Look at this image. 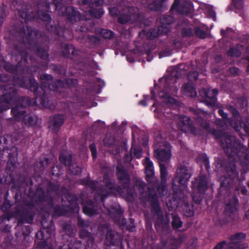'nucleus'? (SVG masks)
Returning a JSON list of instances; mask_svg holds the SVG:
<instances>
[{
	"label": "nucleus",
	"mask_w": 249,
	"mask_h": 249,
	"mask_svg": "<svg viewBox=\"0 0 249 249\" xmlns=\"http://www.w3.org/2000/svg\"><path fill=\"white\" fill-rule=\"evenodd\" d=\"M64 2V0H52L51 3L47 0H35L30 4L23 2L18 9V15L25 22L36 19L45 21V28L48 31L65 40H71L73 38L72 31L60 26L59 23L52 24L51 16L47 13L51 12L50 7L53 6L55 10L63 11L62 15L71 23L82 19L80 13L74 7L63 6Z\"/></svg>",
	"instance_id": "nucleus-1"
},
{
	"label": "nucleus",
	"mask_w": 249,
	"mask_h": 249,
	"mask_svg": "<svg viewBox=\"0 0 249 249\" xmlns=\"http://www.w3.org/2000/svg\"><path fill=\"white\" fill-rule=\"evenodd\" d=\"M190 110L193 113V119L201 127L206 130H209V132L220 142L221 146L228 157L235 162H240L244 169L249 170V155L247 152V147L242 145L239 139L228 135L222 130L215 128L210 129L209 123L199 110L194 108H191Z\"/></svg>",
	"instance_id": "nucleus-2"
},
{
	"label": "nucleus",
	"mask_w": 249,
	"mask_h": 249,
	"mask_svg": "<svg viewBox=\"0 0 249 249\" xmlns=\"http://www.w3.org/2000/svg\"><path fill=\"white\" fill-rule=\"evenodd\" d=\"M11 78L19 87L28 89L33 92L36 99L43 107L51 108L47 93L51 89V85L49 83L52 82L53 78L51 74L46 73L40 75L39 78L42 82L40 87L36 79L31 75L22 77L15 75Z\"/></svg>",
	"instance_id": "nucleus-3"
},
{
	"label": "nucleus",
	"mask_w": 249,
	"mask_h": 249,
	"mask_svg": "<svg viewBox=\"0 0 249 249\" xmlns=\"http://www.w3.org/2000/svg\"><path fill=\"white\" fill-rule=\"evenodd\" d=\"M15 30L18 41L24 45L29 51L35 53L41 59L46 61L43 62L41 66L47 69L48 67L49 54L47 51L41 46L40 32L33 29L31 27H25L22 23L18 26H15Z\"/></svg>",
	"instance_id": "nucleus-4"
},
{
	"label": "nucleus",
	"mask_w": 249,
	"mask_h": 249,
	"mask_svg": "<svg viewBox=\"0 0 249 249\" xmlns=\"http://www.w3.org/2000/svg\"><path fill=\"white\" fill-rule=\"evenodd\" d=\"M191 176L192 171L188 166L184 163L178 164L172 184L174 194L169 201L173 209L179 207L183 198V192L187 188Z\"/></svg>",
	"instance_id": "nucleus-5"
},
{
	"label": "nucleus",
	"mask_w": 249,
	"mask_h": 249,
	"mask_svg": "<svg viewBox=\"0 0 249 249\" xmlns=\"http://www.w3.org/2000/svg\"><path fill=\"white\" fill-rule=\"evenodd\" d=\"M11 76L7 74H0V82L6 83L3 87V94L1 96V100L3 102L10 105L18 106L19 108H25L30 106L32 104L30 98L27 96L18 97V90L16 84L13 81Z\"/></svg>",
	"instance_id": "nucleus-6"
},
{
	"label": "nucleus",
	"mask_w": 249,
	"mask_h": 249,
	"mask_svg": "<svg viewBox=\"0 0 249 249\" xmlns=\"http://www.w3.org/2000/svg\"><path fill=\"white\" fill-rule=\"evenodd\" d=\"M147 189L146 198L150 204L151 212L155 218V229L157 231L161 229L163 232H167L170 228L169 214L166 213L164 216L157 192L153 188L148 187Z\"/></svg>",
	"instance_id": "nucleus-7"
},
{
	"label": "nucleus",
	"mask_w": 249,
	"mask_h": 249,
	"mask_svg": "<svg viewBox=\"0 0 249 249\" xmlns=\"http://www.w3.org/2000/svg\"><path fill=\"white\" fill-rule=\"evenodd\" d=\"M35 204L33 202H26L24 205H18L15 207L12 211L3 215L2 221L6 220L9 221L12 218L17 220L18 229H19L24 223L32 224L35 217L33 212Z\"/></svg>",
	"instance_id": "nucleus-8"
},
{
	"label": "nucleus",
	"mask_w": 249,
	"mask_h": 249,
	"mask_svg": "<svg viewBox=\"0 0 249 249\" xmlns=\"http://www.w3.org/2000/svg\"><path fill=\"white\" fill-rule=\"evenodd\" d=\"M226 174L220 178L218 195L224 197L229 196L231 189L239 179L238 172L235 164H231L225 167Z\"/></svg>",
	"instance_id": "nucleus-9"
},
{
	"label": "nucleus",
	"mask_w": 249,
	"mask_h": 249,
	"mask_svg": "<svg viewBox=\"0 0 249 249\" xmlns=\"http://www.w3.org/2000/svg\"><path fill=\"white\" fill-rule=\"evenodd\" d=\"M98 231L101 233V235L106 233L105 244L107 247L106 249H124L122 236L112 231L108 224L99 225Z\"/></svg>",
	"instance_id": "nucleus-10"
},
{
	"label": "nucleus",
	"mask_w": 249,
	"mask_h": 249,
	"mask_svg": "<svg viewBox=\"0 0 249 249\" xmlns=\"http://www.w3.org/2000/svg\"><path fill=\"white\" fill-rule=\"evenodd\" d=\"M109 195L107 190L102 188H99L97 194L94 197V201L91 199H87L82 204V211L86 215L91 217L98 213L97 204L99 203L104 205L105 201Z\"/></svg>",
	"instance_id": "nucleus-11"
},
{
	"label": "nucleus",
	"mask_w": 249,
	"mask_h": 249,
	"mask_svg": "<svg viewBox=\"0 0 249 249\" xmlns=\"http://www.w3.org/2000/svg\"><path fill=\"white\" fill-rule=\"evenodd\" d=\"M42 228L36 234V238L40 241L37 243V247L40 249H53L49 247L47 240L49 239L53 230L52 222L49 221L46 217H43L41 221Z\"/></svg>",
	"instance_id": "nucleus-12"
},
{
	"label": "nucleus",
	"mask_w": 249,
	"mask_h": 249,
	"mask_svg": "<svg viewBox=\"0 0 249 249\" xmlns=\"http://www.w3.org/2000/svg\"><path fill=\"white\" fill-rule=\"evenodd\" d=\"M32 200L29 202H33L35 204V208L33 212L35 213L36 206L43 202H46V206H41V211H47L49 209L53 208L54 201V197L49 194H46L40 185H38L34 193Z\"/></svg>",
	"instance_id": "nucleus-13"
},
{
	"label": "nucleus",
	"mask_w": 249,
	"mask_h": 249,
	"mask_svg": "<svg viewBox=\"0 0 249 249\" xmlns=\"http://www.w3.org/2000/svg\"><path fill=\"white\" fill-rule=\"evenodd\" d=\"M62 230L71 239V241L68 245H64L59 249H90L89 245L73 238L76 234V230L71 224H63Z\"/></svg>",
	"instance_id": "nucleus-14"
},
{
	"label": "nucleus",
	"mask_w": 249,
	"mask_h": 249,
	"mask_svg": "<svg viewBox=\"0 0 249 249\" xmlns=\"http://www.w3.org/2000/svg\"><path fill=\"white\" fill-rule=\"evenodd\" d=\"M116 170L117 179L121 184L119 186L121 187L122 195H125L127 196H133V191L130 187V176L128 172L121 164H118Z\"/></svg>",
	"instance_id": "nucleus-15"
},
{
	"label": "nucleus",
	"mask_w": 249,
	"mask_h": 249,
	"mask_svg": "<svg viewBox=\"0 0 249 249\" xmlns=\"http://www.w3.org/2000/svg\"><path fill=\"white\" fill-rule=\"evenodd\" d=\"M103 1L101 0H82L83 6H88V9L84 11L85 13L95 18H100L104 14L102 6Z\"/></svg>",
	"instance_id": "nucleus-16"
},
{
	"label": "nucleus",
	"mask_w": 249,
	"mask_h": 249,
	"mask_svg": "<svg viewBox=\"0 0 249 249\" xmlns=\"http://www.w3.org/2000/svg\"><path fill=\"white\" fill-rule=\"evenodd\" d=\"M140 16L137 8L127 6L123 9L122 13L118 17V21L121 24L134 23L140 20Z\"/></svg>",
	"instance_id": "nucleus-17"
},
{
	"label": "nucleus",
	"mask_w": 249,
	"mask_h": 249,
	"mask_svg": "<svg viewBox=\"0 0 249 249\" xmlns=\"http://www.w3.org/2000/svg\"><path fill=\"white\" fill-rule=\"evenodd\" d=\"M226 108L232 114V118H228V114L224 111L222 109H219L218 111V114L223 120H226L228 123L230 124L235 130L239 128L237 124V120L241 119V115L238 109L233 106L227 105Z\"/></svg>",
	"instance_id": "nucleus-18"
},
{
	"label": "nucleus",
	"mask_w": 249,
	"mask_h": 249,
	"mask_svg": "<svg viewBox=\"0 0 249 249\" xmlns=\"http://www.w3.org/2000/svg\"><path fill=\"white\" fill-rule=\"evenodd\" d=\"M11 226L1 221L0 223V246L2 249H14L11 243L13 238L10 232Z\"/></svg>",
	"instance_id": "nucleus-19"
},
{
	"label": "nucleus",
	"mask_w": 249,
	"mask_h": 249,
	"mask_svg": "<svg viewBox=\"0 0 249 249\" xmlns=\"http://www.w3.org/2000/svg\"><path fill=\"white\" fill-rule=\"evenodd\" d=\"M72 159L71 154L67 155L64 153H61L59 156L60 162L65 166H67L69 171L73 175H78L81 174V168L76 163H72Z\"/></svg>",
	"instance_id": "nucleus-20"
},
{
	"label": "nucleus",
	"mask_w": 249,
	"mask_h": 249,
	"mask_svg": "<svg viewBox=\"0 0 249 249\" xmlns=\"http://www.w3.org/2000/svg\"><path fill=\"white\" fill-rule=\"evenodd\" d=\"M208 178L207 175H201L192 181V188L197 191L199 194L203 195L208 189Z\"/></svg>",
	"instance_id": "nucleus-21"
},
{
	"label": "nucleus",
	"mask_w": 249,
	"mask_h": 249,
	"mask_svg": "<svg viewBox=\"0 0 249 249\" xmlns=\"http://www.w3.org/2000/svg\"><path fill=\"white\" fill-rule=\"evenodd\" d=\"M179 128L184 132H190L194 136H196L198 131L192 124L191 118L186 115H181L179 118Z\"/></svg>",
	"instance_id": "nucleus-22"
},
{
	"label": "nucleus",
	"mask_w": 249,
	"mask_h": 249,
	"mask_svg": "<svg viewBox=\"0 0 249 249\" xmlns=\"http://www.w3.org/2000/svg\"><path fill=\"white\" fill-rule=\"evenodd\" d=\"M66 116L64 114H55L50 117L48 128L53 133L57 134L63 125Z\"/></svg>",
	"instance_id": "nucleus-23"
},
{
	"label": "nucleus",
	"mask_w": 249,
	"mask_h": 249,
	"mask_svg": "<svg viewBox=\"0 0 249 249\" xmlns=\"http://www.w3.org/2000/svg\"><path fill=\"white\" fill-rule=\"evenodd\" d=\"M164 145V147L158 148L154 151V156L155 158L161 162H167L169 161L172 156L170 144L166 142Z\"/></svg>",
	"instance_id": "nucleus-24"
},
{
	"label": "nucleus",
	"mask_w": 249,
	"mask_h": 249,
	"mask_svg": "<svg viewBox=\"0 0 249 249\" xmlns=\"http://www.w3.org/2000/svg\"><path fill=\"white\" fill-rule=\"evenodd\" d=\"M20 231L16 232L15 236L17 237L22 235L23 239L22 241V245L25 247H29L32 243L33 238L29 236L31 232V227L30 225H22L19 228Z\"/></svg>",
	"instance_id": "nucleus-25"
},
{
	"label": "nucleus",
	"mask_w": 249,
	"mask_h": 249,
	"mask_svg": "<svg viewBox=\"0 0 249 249\" xmlns=\"http://www.w3.org/2000/svg\"><path fill=\"white\" fill-rule=\"evenodd\" d=\"M218 94V91L214 89L212 90H204L203 91L200 92V95L205 98L203 102L209 107H213L217 101V95Z\"/></svg>",
	"instance_id": "nucleus-26"
},
{
	"label": "nucleus",
	"mask_w": 249,
	"mask_h": 249,
	"mask_svg": "<svg viewBox=\"0 0 249 249\" xmlns=\"http://www.w3.org/2000/svg\"><path fill=\"white\" fill-rule=\"evenodd\" d=\"M192 6L189 2L183 1L180 4V0H174L170 11L176 10L182 15H188L191 13Z\"/></svg>",
	"instance_id": "nucleus-27"
},
{
	"label": "nucleus",
	"mask_w": 249,
	"mask_h": 249,
	"mask_svg": "<svg viewBox=\"0 0 249 249\" xmlns=\"http://www.w3.org/2000/svg\"><path fill=\"white\" fill-rule=\"evenodd\" d=\"M79 238L88 245L90 246V248L95 249L98 247L95 242V237L93 234L86 229H80L78 231Z\"/></svg>",
	"instance_id": "nucleus-28"
},
{
	"label": "nucleus",
	"mask_w": 249,
	"mask_h": 249,
	"mask_svg": "<svg viewBox=\"0 0 249 249\" xmlns=\"http://www.w3.org/2000/svg\"><path fill=\"white\" fill-rule=\"evenodd\" d=\"M103 182L105 186L112 193H117L120 195H122L121 187L115 184L114 181L106 173L103 177Z\"/></svg>",
	"instance_id": "nucleus-29"
},
{
	"label": "nucleus",
	"mask_w": 249,
	"mask_h": 249,
	"mask_svg": "<svg viewBox=\"0 0 249 249\" xmlns=\"http://www.w3.org/2000/svg\"><path fill=\"white\" fill-rule=\"evenodd\" d=\"M246 237V234L243 232H237L230 236L231 242L232 249H244L242 245L240 243Z\"/></svg>",
	"instance_id": "nucleus-30"
},
{
	"label": "nucleus",
	"mask_w": 249,
	"mask_h": 249,
	"mask_svg": "<svg viewBox=\"0 0 249 249\" xmlns=\"http://www.w3.org/2000/svg\"><path fill=\"white\" fill-rule=\"evenodd\" d=\"M3 68L6 71L14 74V75H9V76H14L15 75H18L20 77L27 76L26 75H23L24 72L25 68H22L21 70H18V65H13L6 61H4ZM8 75H9V74Z\"/></svg>",
	"instance_id": "nucleus-31"
},
{
	"label": "nucleus",
	"mask_w": 249,
	"mask_h": 249,
	"mask_svg": "<svg viewBox=\"0 0 249 249\" xmlns=\"http://www.w3.org/2000/svg\"><path fill=\"white\" fill-rule=\"evenodd\" d=\"M174 22V18L169 15H162L160 18V25L162 26L163 33L167 34L171 30V25Z\"/></svg>",
	"instance_id": "nucleus-32"
},
{
	"label": "nucleus",
	"mask_w": 249,
	"mask_h": 249,
	"mask_svg": "<svg viewBox=\"0 0 249 249\" xmlns=\"http://www.w3.org/2000/svg\"><path fill=\"white\" fill-rule=\"evenodd\" d=\"M78 54L77 51L71 45L65 44L61 51V55L63 57L74 60Z\"/></svg>",
	"instance_id": "nucleus-33"
},
{
	"label": "nucleus",
	"mask_w": 249,
	"mask_h": 249,
	"mask_svg": "<svg viewBox=\"0 0 249 249\" xmlns=\"http://www.w3.org/2000/svg\"><path fill=\"white\" fill-rule=\"evenodd\" d=\"M52 210H53V214L55 216H60L63 215L65 213L64 209L61 207L59 205H57L54 206L53 205V208H51L49 209L47 212L46 211H42L43 213H44L41 216V219L43 217H46V219H47L49 221H51L52 222V225H53V221L52 220L49 219V213L51 212ZM42 220H41V221Z\"/></svg>",
	"instance_id": "nucleus-34"
},
{
	"label": "nucleus",
	"mask_w": 249,
	"mask_h": 249,
	"mask_svg": "<svg viewBox=\"0 0 249 249\" xmlns=\"http://www.w3.org/2000/svg\"><path fill=\"white\" fill-rule=\"evenodd\" d=\"M67 199L69 203L67 208L68 211L71 212L77 213L79 210V206L77 203V197L74 195L69 194L67 196Z\"/></svg>",
	"instance_id": "nucleus-35"
},
{
	"label": "nucleus",
	"mask_w": 249,
	"mask_h": 249,
	"mask_svg": "<svg viewBox=\"0 0 249 249\" xmlns=\"http://www.w3.org/2000/svg\"><path fill=\"white\" fill-rule=\"evenodd\" d=\"M238 204V199L236 196H233L230 199L226 205L224 212L226 214L230 215L236 211Z\"/></svg>",
	"instance_id": "nucleus-36"
},
{
	"label": "nucleus",
	"mask_w": 249,
	"mask_h": 249,
	"mask_svg": "<svg viewBox=\"0 0 249 249\" xmlns=\"http://www.w3.org/2000/svg\"><path fill=\"white\" fill-rule=\"evenodd\" d=\"M112 209V211L110 212V216L114 223L118 225L121 221V219L124 213V210L120 206L117 207H113Z\"/></svg>",
	"instance_id": "nucleus-37"
},
{
	"label": "nucleus",
	"mask_w": 249,
	"mask_h": 249,
	"mask_svg": "<svg viewBox=\"0 0 249 249\" xmlns=\"http://www.w3.org/2000/svg\"><path fill=\"white\" fill-rule=\"evenodd\" d=\"M177 93V89L176 87H169L168 86L165 85L163 89L160 91L158 93V96L160 99H165L168 97L169 95L175 96Z\"/></svg>",
	"instance_id": "nucleus-38"
},
{
	"label": "nucleus",
	"mask_w": 249,
	"mask_h": 249,
	"mask_svg": "<svg viewBox=\"0 0 249 249\" xmlns=\"http://www.w3.org/2000/svg\"><path fill=\"white\" fill-rule=\"evenodd\" d=\"M118 225L123 229L132 231L135 228V220L132 218H129L128 219L123 218L120 223L118 224Z\"/></svg>",
	"instance_id": "nucleus-39"
},
{
	"label": "nucleus",
	"mask_w": 249,
	"mask_h": 249,
	"mask_svg": "<svg viewBox=\"0 0 249 249\" xmlns=\"http://www.w3.org/2000/svg\"><path fill=\"white\" fill-rule=\"evenodd\" d=\"M37 120L38 118L36 116L30 114H26L22 123L25 126L34 127L36 125Z\"/></svg>",
	"instance_id": "nucleus-40"
},
{
	"label": "nucleus",
	"mask_w": 249,
	"mask_h": 249,
	"mask_svg": "<svg viewBox=\"0 0 249 249\" xmlns=\"http://www.w3.org/2000/svg\"><path fill=\"white\" fill-rule=\"evenodd\" d=\"M19 108H18V106H14L11 110V113L13 116V117L17 122H19L22 119H24V117L25 116L27 112L26 110H19Z\"/></svg>",
	"instance_id": "nucleus-41"
},
{
	"label": "nucleus",
	"mask_w": 249,
	"mask_h": 249,
	"mask_svg": "<svg viewBox=\"0 0 249 249\" xmlns=\"http://www.w3.org/2000/svg\"><path fill=\"white\" fill-rule=\"evenodd\" d=\"M167 0H154L147 4V8L155 12L162 11L163 3Z\"/></svg>",
	"instance_id": "nucleus-42"
},
{
	"label": "nucleus",
	"mask_w": 249,
	"mask_h": 249,
	"mask_svg": "<svg viewBox=\"0 0 249 249\" xmlns=\"http://www.w3.org/2000/svg\"><path fill=\"white\" fill-rule=\"evenodd\" d=\"M162 30V26H159L157 28H151L147 33V37L150 40H153L158 37L160 35H166V33H163Z\"/></svg>",
	"instance_id": "nucleus-43"
},
{
	"label": "nucleus",
	"mask_w": 249,
	"mask_h": 249,
	"mask_svg": "<svg viewBox=\"0 0 249 249\" xmlns=\"http://www.w3.org/2000/svg\"><path fill=\"white\" fill-rule=\"evenodd\" d=\"M182 92L183 94L189 97H195L196 95V89L195 87L190 83H185L182 86Z\"/></svg>",
	"instance_id": "nucleus-44"
},
{
	"label": "nucleus",
	"mask_w": 249,
	"mask_h": 249,
	"mask_svg": "<svg viewBox=\"0 0 249 249\" xmlns=\"http://www.w3.org/2000/svg\"><path fill=\"white\" fill-rule=\"evenodd\" d=\"M81 185L89 187L92 191H95L97 188V181L90 180L89 178L81 179L79 181Z\"/></svg>",
	"instance_id": "nucleus-45"
},
{
	"label": "nucleus",
	"mask_w": 249,
	"mask_h": 249,
	"mask_svg": "<svg viewBox=\"0 0 249 249\" xmlns=\"http://www.w3.org/2000/svg\"><path fill=\"white\" fill-rule=\"evenodd\" d=\"M97 32L105 39H112L114 37V33L110 30L101 28Z\"/></svg>",
	"instance_id": "nucleus-46"
},
{
	"label": "nucleus",
	"mask_w": 249,
	"mask_h": 249,
	"mask_svg": "<svg viewBox=\"0 0 249 249\" xmlns=\"http://www.w3.org/2000/svg\"><path fill=\"white\" fill-rule=\"evenodd\" d=\"M240 120L241 119L237 120L239 128L235 131H239L241 128H243L245 132L249 134V117H246L245 121H241Z\"/></svg>",
	"instance_id": "nucleus-47"
},
{
	"label": "nucleus",
	"mask_w": 249,
	"mask_h": 249,
	"mask_svg": "<svg viewBox=\"0 0 249 249\" xmlns=\"http://www.w3.org/2000/svg\"><path fill=\"white\" fill-rule=\"evenodd\" d=\"M172 221L171 222V225L172 228L174 229H178L182 227L183 222L181 220L180 217L175 214H172Z\"/></svg>",
	"instance_id": "nucleus-48"
},
{
	"label": "nucleus",
	"mask_w": 249,
	"mask_h": 249,
	"mask_svg": "<svg viewBox=\"0 0 249 249\" xmlns=\"http://www.w3.org/2000/svg\"><path fill=\"white\" fill-rule=\"evenodd\" d=\"M60 189L59 184L53 183L52 181H49L46 185V190L47 194L52 195L53 193H56Z\"/></svg>",
	"instance_id": "nucleus-49"
},
{
	"label": "nucleus",
	"mask_w": 249,
	"mask_h": 249,
	"mask_svg": "<svg viewBox=\"0 0 249 249\" xmlns=\"http://www.w3.org/2000/svg\"><path fill=\"white\" fill-rule=\"evenodd\" d=\"M198 159L199 160L203 163V165L204 166L207 172L209 174L210 169V165L209 158L206 154H201L199 156Z\"/></svg>",
	"instance_id": "nucleus-50"
},
{
	"label": "nucleus",
	"mask_w": 249,
	"mask_h": 249,
	"mask_svg": "<svg viewBox=\"0 0 249 249\" xmlns=\"http://www.w3.org/2000/svg\"><path fill=\"white\" fill-rule=\"evenodd\" d=\"M103 143L106 146L113 147L116 144V140L114 136L107 135L103 140Z\"/></svg>",
	"instance_id": "nucleus-51"
},
{
	"label": "nucleus",
	"mask_w": 249,
	"mask_h": 249,
	"mask_svg": "<svg viewBox=\"0 0 249 249\" xmlns=\"http://www.w3.org/2000/svg\"><path fill=\"white\" fill-rule=\"evenodd\" d=\"M184 214L186 217H192L194 215V208L193 205H190L189 203L184 204L183 208Z\"/></svg>",
	"instance_id": "nucleus-52"
},
{
	"label": "nucleus",
	"mask_w": 249,
	"mask_h": 249,
	"mask_svg": "<svg viewBox=\"0 0 249 249\" xmlns=\"http://www.w3.org/2000/svg\"><path fill=\"white\" fill-rule=\"evenodd\" d=\"M134 186L138 189L140 194H144L145 191L146 184L143 181L140 179L136 180Z\"/></svg>",
	"instance_id": "nucleus-53"
},
{
	"label": "nucleus",
	"mask_w": 249,
	"mask_h": 249,
	"mask_svg": "<svg viewBox=\"0 0 249 249\" xmlns=\"http://www.w3.org/2000/svg\"><path fill=\"white\" fill-rule=\"evenodd\" d=\"M8 192H7L4 196V201L2 205L0 206V210L3 212H6L12 206V204L11 201L7 199Z\"/></svg>",
	"instance_id": "nucleus-54"
},
{
	"label": "nucleus",
	"mask_w": 249,
	"mask_h": 249,
	"mask_svg": "<svg viewBox=\"0 0 249 249\" xmlns=\"http://www.w3.org/2000/svg\"><path fill=\"white\" fill-rule=\"evenodd\" d=\"M65 88L71 89L76 87L78 85L76 79L68 78L64 79Z\"/></svg>",
	"instance_id": "nucleus-55"
},
{
	"label": "nucleus",
	"mask_w": 249,
	"mask_h": 249,
	"mask_svg": "<svg viewBox=\"0 0 249 249\" xmlns=\"http://www.w3.org/2000/svg\"><path fill=\"white\" fill-rule=\"evenodd\" d=\"M159 166L160 168L161 180L163 182H166L168 174L166 167L164 164L161 163H159Z\"/></svg>",
	"instance_id": "nucleus-56"
},
{
	"label": "nucleus",
	"mask_w": 249,
	"mask_h": 249,
	"mask_svg": "<svg viewBox=\"0 0 249 249\" xmlns=\"http://www.w3.org/2000/svg\"><path fill=\"white\" fill-rule=\"evenodd\" d=\"M213 249H232L231 244L227 243L226 240H222L213 248Z\"/></svg>",
	"instance_id": "nucleus-57"
},
{
	"label": "nucleus",
	"mask_w": 249,
	"mask_h": 249,
	"mask_svg": "<svg viewBox=\"0 0 249 249\" xmlns=\"http://www.w3.org/2000/svg\"><path fill=\"white\" fill-rule=\"evenodd\" d=\"M51 173L52 176L58 177L63 174V171L61 166L60 165H53L51 169Z\"/></svg>",
	"instance_id": "nucleus-58"
},
{
	"label": "nucleus",
	"mask_w": 249,
	"mask_h": 249,
	"mask_svg": "<svg viewBox=\"0 0 249 249\" xmlns=\"http://www.w3.org/2000/svg\"><path fill=\"white\" fill-rule=\"evenodd\" d=\"M241 53L236 47H230L227 52V55L230 57H239Z\"/></svg>",
	"instance_id": "nucleus-59"
},
{
	"label": "nucleus",
	"mask_w": 249,
	"mask_h": 249,
	"mask_svg": "<svg viewBox=\"0 0 249 249\" xmlns=\"http://www.w3.org/2000/svg\"><path fill=\"white\" fill-rule=\"evenodd\" d=\"M64 79L62 80L61 79H56L52 81L51 86L54 89H57L59 88H65Z\"/></svg>",
	"instance_id": "nucleus-60"
},
{
	"label": "nucleus",
	"mask_w": 249,
	"mask_h": 249,
	"mask_svg": "<svg viewBox=\"0 0 249 249\" xmlns=\"http://www.w3.org/2000/svg\"><path fill=\"white\" fill-rule=\"evenodd\" d=\"M232 5L235 9V12L241 11L243 8V0H232Z\"/></svg>",
	"instance_id": "nucleus-61"
},
{
	"label": "nucleus",
	"mask_w": 249,
	"mask_h": 249,
	"mask_svg": "<svg viewBox=\"0 0 249 249\" xmlns=\"http://www.w3.org/2000/svg\"><path fill=\"white\" fill-rule=\"evenodd\" d=\"M130 149H132V153L133 154L134 157L137 159L141 158L142 154V150L141 147H134L132 145Z\"/></svg>",
	"instance_id": "nucleus-62"
},
{
	"label": "nucleus",
	"mask_w": 249,
	"mask_h": 249,
	"mask_svg": "<svg viewBox=\"0 0 249 249\" xmlns=\"http://www.w3.org/2000/svg\"><path fill=\"white\" fill-rule=\"evenodd\" d=\"M51 67L53 71L58 74H64L66 73L65 69L61 65L53 64H51Z\"/></svg>",
	"instance_id": "nucleus-63"
},
{
	"label": "nucleus",
	"mask_w": 249,
	"mask_h": 249,
	"mask_svg": "<svg viewBox=\"0 0 249 249\" xmlns=\"http://www.w3.org/2000/svg\"><path fill=\"white\" fill-rule=\"evenodd\" d=\"M88 39L89 43L94 47L98 46L100 44V39L96 36H89Z\"/></svg>",
	"instance_id": "nucleus-64"
}]
</instances>
